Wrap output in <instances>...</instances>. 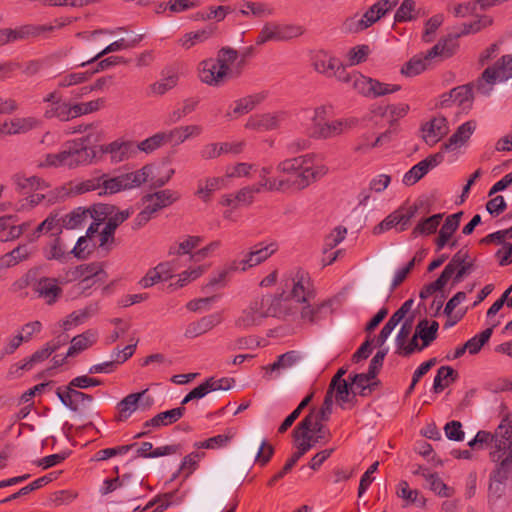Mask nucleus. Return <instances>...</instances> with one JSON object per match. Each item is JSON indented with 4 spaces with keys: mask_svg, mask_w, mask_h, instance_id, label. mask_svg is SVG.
<instances>
[{
    "mask_svg": "<svg viewBox=\"0 0 512 512\" xmlns=\"http://www.w3.org/2000/svg\"><path fill=\"white\" fill-rule=\"evenodd\" d=\"M308 274L297 271L294 276L285 281L283 291L279 295H265L254 299L236 320V326L248 329L260 325L267 317H280L282 302L295 300L306 303L314 297Z\"/></svg>",
    "mask_w": 512,
    "mask_h": 512,
    "instance_id": "f257e3e1",
    "label": "nucleus"
},
{
    "mask_svg": "<svg viewBox=\"0 0 512 512\" xmlns=\"http://www.w3.org/2000/svg\"><path fill=\"white\" fill-rule=\"evenodd\" d=\"M276 172L282 176L269 178L271 167H262L260 182H265V180L295 181L297 188L289 187L272 192H300L322 179L328 173V168L320 161L316 153H306L280 161L276 165Z\"/></svg>",
    "mask_w": 512,
    "mask_h": 512,
    "instance_id": "f03ea898",
    "label": "nucleus"
},
{
    "mask_svg": "<svg viewBox=\"0 0 512 512\" xmlns=\"http://www.w3.org/2000/svg\"><path fill=\"white\" fill-rule=\"evenodd\" d=\"M150 172L151 167L144 166L137 171L120 174L115 177H110L105 173L96 174L82 181V186L84 193L97 191L100 196L112 195L120 191L139 187L147 181Z\"/></svg>",
    "mask_w": 512,
    "mask_h": 512,
    "instance_id": "7ed1b4c3",
    "label": "nucleus"
},
{
    "mask_svg": "<svg viewBox=\"0 0 512 512\" xmlns=\"http://www.w3.org/2000/svg\"><path fill=\"white\" fill-rule=\"evenodd\" d=\"M331 77H335L342 83H351L352 87L365 97L376 98L400 90V86L396 84L382 83L359 72L348 73L340 60L331 72Z\"/></svg>",
    "mask_w": 512,
    "mask_h": 512,
    "instance_id": "20e7f679",
    "label": "nucleus"
},
{
    "mask_svg": "<svg viewBox=\"0 0 512 512\" xmlns=\"http://www.w3.org/2000/svg\"><path fill=\"white\" fill-rule=\"evenodd\" d=\"M510 78H512V54H506L482 72L475 81L476 91L488 96L497 82H504Z\"/></svg>",
    "mask_w": 512,
    "mask_h": 512,
    "instance_id": "39448f33",
    "label": "nucleus"
},
{
    "mask_svg": "<svg viewBox=\"0 0 512 512\" xmlns=\"http://www.w3.org/2000/svg\"><path fill=\"white\" fill-rule=\"evenodd\" d=\"M355 398L356 391L348 382L337 385L332 391L331 386H328L319 416H328L349 410L355 405Z\"/></svg>",
    "mask_w": 512,
    "mask_h": 512,
    "instance_id": "423d86ee",
    "label": "nucleus"
},
{
    "mask_svg": "<svg viewBox=\"0 0 512 512\" xmlns=\"http://www.w3.org/2000/svg\"><path fill=\"white\" fill-rule=\"evenodd\" d=\"M64 167L75 169L92 162L96 153L93 148L86 145L85 139H78L69 142L62 150Z\"/></svg>",
    "mask_w": 512,
    "mask_h": 512,
    "instance_id": "0eeeda50",
    "label": "nucleus"
},
{
    "mask_svg": "<svg viewBox=\"0 0 512 512\" xmlns=\"http://www.w3.org/2000/svg\"><path fill=\"white\" fill-rule=\"evenodd\" d=\"M324 418H304L293 430V436L298 443L310 445V449L320 440L325 439L328 430L323 425Z\"/></svg>",
    "mask_w": 512,
    "mask_h": 512,
    "instance_id": "6e6552de",
    "label": "nucleus"
},
{
    "mask_svg": "<svg viewBox=\"0 0 512 512\" xmlns=\"http://www.w3.org/2000/svg\"><path fill=\"white\" fill-rule=\"evenodd\" d=\"M56 394L61 402L75 413L80 415L99 413L95 409L94 398L91 395L71 388H57Z\"/></svg>",
    "mask_w": 512,
    "mask_h": 512,
    "instance_id": "1a4fd4ad",
    "label": "nucleus"
},
{
    "mask_svg": "<svg viewBox=\"0 0 512 512\" xmlns=\"http://www.w3.org/2000/svg\"><path fill=\"white\" fill-rule=\"evenodd\" d=\"M452 52L447 49V41H439L436 45H434L424 56H415L411 58L401 69V73L412 77L419 75L424 70L427 69L429 62L436 58L442 57L447 58L450 57Z\"/></svg>",
    "mask_w": 512,
    "mask_h": 512,
    "instance_id": "9d476101",
    "label": "nucleus"
},
{
    "mask_svg": "<svg viewBox=\"0 0 512 512\" xmlns=\"http://www.w3.org/2000/svg\"><path fill=\"white\" fill-rule=\"evenodd\" d=\"M304 30L297 25H280L267 23L261 29L257 39V45H263L268 41H287L303 34Z\"/></svg>",
    "mask_w": 512,
    "mask_h": 512,
    "instance_id": "9b49d317",
    "label": "nucleus"
},
{
    "mask_svg": "<svg viewBox=\"0 0 512 512\" xmlns=\"http://www.w3.org/2000/svg\"><path fill=\"white\" fill-rule=\"evenodd\" d=\"M155 404V398L146 388L140 392L130 393L117 404V410L121 414H133L135 412L147 413Z\"/></svg>",
    "mask_w": 512,
    "mask_h": 512,
    "instance_id": "f8f14e48",
    "label": "nucleus"
},
{
    "mask_svg": "<svg viewBox=\"0 0 512 512\" xmlns=\"http://www.w3.org/2000/svg\"><path fill=\"white\" fill-rule=\"evenodd\" d=\"M234 383L235 380L233 378L223 377L216 379L214 377H210L206 379L205 382L192 389L184 397L182 404H190V407H197L200 403V400L208 393L218 390H228L233 386Z\"/></svg>",
    "mask_w": 512,
    "mask_h": 512,
    "instance_id": "ddd939ff",
    "label": "nucleus"
},
{
    "mask_svg": "<svg viewBox=\"0 0 512 512\" xmlns=\"http://www.w3.org/2000/svg\"><path fill=\"white\" fill-rule=\"evenodd\" d=\"M289 118V112L277 110L262 114H255L248 118L245 128L258 132L279 129Z\"/></svg>",
    "mask_w": 512,
    "mask_h": 512,
    "instance_id": "4468645a",
    "label": "nucleus"
},
{
    "mask_svg": "<svg viewBox=\"0 0 512 512\" xmlns=\"http://www.w3.org/2000/svg\"><path fill=\"white\" fill-rule=\"evenodd\" d=\"M289 187L297 188V185H295L293 181L265 180V182L243 187L236 193V199L238 203L250 205L254 200V195L260 193L262 190L272 192L273 190H281Z\"/></svg>",
    "mask_w": 512,
    "mask_h": 512,
    "instance_id": "2eb2a0df",
    "label": "nucleus"
},
{
    "mask_svg": "<svg viewBox=\"0 0 512 512\" xmlns=\"http://www.w3.org/2000/svg\"><path fill=\"white\" fill-rule=\"evenodd\" d=\"M239 52L232 47H222L215 58L216 62L224 71L227 79L237 78L243 71V60L240 58Z\"/></svg>",
    "mask_w": 512,
    "mask_h": 512,
    "instance_id": "dca6fc26",
    "label": "nucleus"
},
{
    "mask_svg": "<svg viewBox=\"0 0 512 512\" xmlns=\"http://www.w3.org/2000/svg\"><path fill=\"white\" fill-rule=\"evenodd\" d=\"M53 26H36V25H23L15 29L4 28L0 29V45H6L12 42L27 40L39 36L42 32L52 31Z\"/></svg>",
    "mask_w": 512,
    "mask_h": 512,
    "instance_id": "f3484780",
    "label": "nucleus"
},
{
    "mask_svg": "<svg viewBox=\"0 0 512 512\" xmlns=\"http://www.w3.org/2000/svg\"><path fill=\"white\" fill-rule=\"evenodd\" d=\"M443 160L444 154L442 152L429 155L405 173L403 177V183L406 186L414 185L420 179H422L429 172V170L438 166Z\"/></svg>",
    "mask_w": 512,
    "mask_h": 512,
    "instance_id": "a211bd4d",
    "label": "nucleus"
},
{
    "mask_svg": "<svg viewBox=\"0 0 512 512\" xmlns=\"http://www.w3.org/2000/svg\"><path fill=\"white\" fill-rule=\"evenodd\" d=\"M489 459L494 464L490 475L500 479H512V448L510 450L492 449Z\"/></svg>",
    "mask_w": 512,
    "mask_h": 512,
    "instance_id": "6ab92c4d",
    "label": "nucleus"
},
{
    "mask_svg": "<svg viewBox=\"0 0 512 512\" xmlns=\"http://www.w3.org/2000/svg\"><path fill=\"white\" fill-rule=\"evenodd\" d=\"M59 283L60 281L56 278L41 277L33 283L32 289L46 304L53 305L63 293Z\"/></svg>",
    "mask_w": 512,
    "mask_h": 512,
    "instance_id": "aec40b11",
    "label": "nucleus"
},
{
    "mask_svg": "<svg viewBox=\"0 0 512 512\" xmlns=\"http://www.w3.org/2000/svg\"><path fill=\"white\" fill-rule=\"evenodd\" d=\"M198 75L201 82L212 87H220L228 80L220 65L212 58L199 63Z\"/></svg>",
    "mask_w": 512,
    "mask_h": 512,
    "instance_id": "412c9836",
    "label": "nucleus"
},
{
    "mask_svg": "<svg viewBox=\"0 0 512 512\" xmlns=\"http://www.w3.org/2000/svg\"><path fill=\"white\" fill-rule=\"evenodd\" d=\"M449 132L447 119L438 115L422 125L423 140L429 146L438 143Z\"/></svg>",
    "mask_w": 512,
    "mask_h": 512,
    "instance_id": "4be33fe9",
    "label": "nucleus"
},
{
    "mask_svg": "<svg viewBox=\"0 0 512 512\" xmlns=\"http://www.w3.org/2000/svg\"><path fill=\"white\" fill-rule=\"evenodd\" d=\"M12 182L16 191L22 195H29L33 192L43 191L50 188V184L41 177L27 176L23 173L13 175Z\"/></svg>",
    "mask_w": 512,
    "mask_h": 512,
    "instance_id": "5701e85b",
    "label": "nucleus"
},
{
    "mask_svg": "<svg viewBox=\"0 0 512 512\" xmlns=\"http://www.w3.org/2000/svg\"><path fill=\"white\" fill-rule=\"evenodd\" d=\"M265 92L255 93L247 95L236 101L226 112V117L229 119H235L252 111L257 105L262 103L266 98Z\"/></svg>",
    "mask_w": 512,
    "mask_h": 512,
    "instance_id": "b1692460",
    "label": "nucleus"
},
{
    "mask_svg": "<svg viewBox=\"0 0 512 512\" xmlns=\"http://www.w3.org/2000/svg\"><path fill=\"white\" fill-rule=\"evenodd\" d=\"M40 121L35 117H15L0 125L1 136L27 133L39 127Z\"/></svg>",
    "mask_w": 512,
    "mask_h": 512,
    "instance_id": "393cba45",
    "label": "nucleus"
},
{
    "mask_svg": "<svg viewBox=\"0 0 512 512\" xmlns=\"http://www.w3.org/2000/svg\"><path fill=\"white\" fill-rule=\"evenodd\" d=\"M84 194L82 181L81 182H68L64 185L58 186L54 189L48 190L45 195V202L47 205H53L64 201L65 199Z\"/></svg>",
    "mask_w": 512,
    "mask_h": 512,
    "instance_id": "a878e982",
    "label": "nucleus"
},
{
    "mask_svg": "<svg viewBox=\"0 0 512 512\" xmlns=\"http://www.w3.org/2000/svg\"><path fill=\"white\" fill-rule=\"evenodd\" d=\"M101 151L110 155V161L112 163H120L128 160L134 153H136V147L131 141L116 140L101 146Z\"/></svg>",
    "mask_w": 512,
    "mask_h": 512,
    "instance_id": "bb28decb",
    "label": "nucleus"
},
{
    "mask_svg": "<svg viewBox=\"0 0 512 512\" xmlns=\"http://www.w3.org/2000/svg\"><path fill=\"white\" fill-rule=\"evenodd\" d=\"M245 447L249 450L258 448L256 458L261 465H265L271 459L274 448L269 445L260 432H254L245 439Z\"/></svg>",
    "mask_w": 512,
    "mask_h": 512,
    "instance_id": "cd10ccee",
    "label": "nucleus"
},
{
    "mask_svg": "<svg viewBox=\"0 0 512 512\" xmlns=\"http://www.w3.org/2000/svg\"><path fill=\"white\" fill-rule=\"evenodd\" d=\"M383 15V11H380L378 6L372 5L360 19L350 18L344 22V28L347 32H360L375 22H377Z\"/></svg>",
    "mask_w": 512,
    "mask_h": 512,
    "instance_id": "c85d7f7f",
    "label": "nucleus"
},
{
    "mask_svg": "<svg viewBox=\"0 0 512 512\" xmlns=\"http://www.w3.org/2000/svg\"><path fill=\"white\" fill-rule=\"evenodd\" d=\"M413 305V300L409 299L405 301L401 307L393 313V315L389 318L386 324L381 329L380 333L376 338V346L382 347L386 342L387 338L390 336L394 328L404 319L406 314L411 310Z\"/></svg>",
    "mask_w": 512,
    "mask_h": 512,
    "instance_id": "c756f323",
    "label": "nucleus"
},
{
    "mask_svg": "<svg viewBox=\"0 0 512 512\" xmlns=\"http://www.w3.org/2000/svg\"><path fill=\"white\" fill-rule=\"evenodd\" d=\"M180 198L178 192L165 189L143 197V203L147 205L154 213L165 208Z\"/></svg>",
    "mask_w": 512,
    "mask_h": 512,
    "instance_id": "7c9ffc66",
    "label": "nucleus"
},
{
    "mask_svg": "<svg viewBox=\"0 0 512 512\" xmlns=\"http://www.w3.org/2000/svg\"><path fill=\"white\" fill-rule=\"evenodd\" d=\"M221 321L222 318L218 313L204 316L190 323L185 329L184 336L188 339L196 338L212 330L215 326L219 325Z\"/></svg>",
    "mask_w": 512,
    "mask_h": 512,
    "instance_id": "2f4dec72",
    "label": "nucleus"
},
{
    "mask_svg": "<svg viewBox=\"0 0 512 512\" xmlns=\"http://www.w3.org/2000/svg\"><path fill=\"white\" fill-rule=\"evenodd\" d=\"M476 89L475 82L453 88L448 94L442 95L441 105L448 107L456 104L461 107L470 103L473 97L472 89Z\"/></svg>",
    "mask_w": 512,
    "mask_h": 512,
    "instance_id": "473e14b6",
    "label": "nucleus"
},
{
    "mask_svg": "<svg viewBox=\"0 0 512 512\" xmlns=\"http://www.w3.org/2000/svg\"><path fill=\"white\" fill-rule=\"evenodd\" d=\"M328 108L325 106H319L314 109L311 123L306 128V134L310 138L314 139H325V130L329 123L327 120Z\"/></svg>",
    "mask_w": 512,
    "mask_h": 512,
    "instance_id": "72a5a7b5",
    "label": "nucleus"
},
{
    "mask_svg": "<svg viewBox=\"0 0 512 512\" xmlns=\"http://www.w3.org/2000/svg\"><path fill=\"white\" fill-rule=\"evenodd\" d=\"M462 216L463 212L460 211L449 215L445 219L444 224L440 228L438 237L435 240L437 251L442 250L448 244L449 240L458 229Z\"/></svg>",
    "mask_w": 512,
    "mask_h": 512,
    "instance_id": "f704fd0d",
    "label": "nucleus"
},
{
    "mask_svg": "<svg viewBox=\"0 0 512 512\" xmlns=\"http://www.w3.org/2000/svg\"><path fill=\"white\" fill-rule=\"evenodd\" d=\"M476 129V122L471 120L460 125L455 133L445 142L441 149L445 151H453L462 146L474 133Z\"/></svg>",
    "mask_w": 512,
    "mask_h": 512,
    "instance_id": "c9c22d12",
    "label": "nucleus"
},
{
    "mask_svg": "<svg viewBox=\"0 0 512 512\" xmlns=\"http://www.w3.org/2000/svg\"><path fill=\"white\" fill-rule=\"evenodd\" d=\"M492 435L494 440L492 449L510 450L512 448V419L503 418Z\"/></svg>",
    "mask_w": 512,
    "mask_h": 512,
    "instance_id": "e433bc0d",
    "label": "nucleus"
},
{
    "mask_svg": "<svg viewBox=\"0 0 512 512\" xmlns=\"http://www.w3.org/2000/svg\"><path fill=\"white\" fill-rule=\"evenodd\" d=\"M44 117L46 119L56 118L62 122L70 121L76 118L75 104L61 100L60 102L47 105L44 111Z\"/></svg>",
    "mask_w": 512,
    "mask_h": 512,
    "instance_id": "4c0bfd02",
    "label": "nucleus"
},
{
    "mask_svg": "<svg viewBox=\"0 0 512 512\" xmlns=\"http://www.w3.org/2000/svg\"><path fill=\"white\" fill-rule=\"evenodd\" d=\"M163 133L166 143L180 145L189 138L198 137L202 133V127L199 125L179 126Z\"/></svg>",
    "mask_w": 512,
    "mask_h": 512,
    "instance_id": "58836bf2",
    "label": "nucleus"
},
{
    "mask_svg": "<svg viewBox=\"0 0 512 512\" xmlns=\"http://www.w3.org/2000/svg\"><path fill=\"white\" fill-rule=\"evenodd\" d=\"M53 353V348L45 346L34 352L29 358L11 366L9 374L19 376V371L31 370L34 365L43 362Z\"/></svg>",
    "mask_w": 512,
    "mask_h": 512,
    "instance_id": "ea45409f",
    "label": "nucleus"
},
{
    "mask_svg": "<svg viewBox=\"0 0 512 512\" xmlns=\"http://www.w3.org/2000/svg\"><path fill=\"white\" fill-rule=\"evenodd\" d=\"M300 360V353L294 350L281 354L274 363L264 367L266 376L274 372L280 374L281 372L287 371L297 365Z\"/></svg>",
    "mask_w": 512,
    "mask_h": 512,
    "instance_id": "a19ab883",
    "label": "nucleus"
},
{
    "mask_svg": "<svg viewBox=\"0 0 512 512\" xmlns=\"http://www.w3.org/2000/svg\"><path fill=\"white\" fill-rule=\"evenodd\" d=\"M143 481L139 477H134L131 474H124L121 478L107 479L104 481L102 494L113 492L118 487L126 490L138 489L142 486Z\"/></svg>",
    "mask_w": 512,
    "mask_h": 512,
    "instance_id": "79ce46f5",
    "label": "nucleus"
},
{
    "mask_svg": "<svg viewBox=\"0 0 512 512\" xmlns=\"http://www.w3.org/2000/svg\"><path fill=\"white\" fill-rule=\"evenodd\" d=\"M49 232H56L60 234L62 232L61 221L58 219V215L51 213L44 219L35 230L30 233L28 237L29 242H34L39 239L42 235L47 234Z\"/></svg>",
    "mask_w": 512,
    "mask_h": 512,
    "instance_id": "37998d69",
    "label": "nucleus"
},
{
    "mask_svg": "<svg viewBox=\"0 0 512 512\" xmlns=\"http://www.w3.org/2000/svg\"><path fill=\"white\" fill-rule=\"evenodd\" d=\"M217 27L210 24L203 29L186 33L180 40V44L185 49H190L196 44L203 43L213 37L216 33Z\"/></svg>",
    "mask_w": 512,
    "mask_h": 512,
    "instance_id": "c03bdc74",
    "label": "nucleus"
},
{
    "mask_svg": "<svg viewBox=\"0 0 512 512\" xmlns=\"http://www.w3.org/2000/svg\"><path fill=\"white\" fill-rule=\"evenodd\" d=\"M97 339V333L93 330L77 335L71 339V345L66 353V357H73L80 352L92 346Z\"/></svg>",
    "mask_w": 512,
    "mask_h": 512,
    "instance_id": "a18cd8bd",
    "label": "nucleus"
},
{
    "mask_svg": "<svg viewBox=\"0 0 512 512\" xmlns=\"http://www.w3.org/2000/svg\"><path fill=\"white\" fill-rule=\"evenodd\" d=\"M32 252L27 245H18L12 251L0 257V266L3 268H10L17 264L26 261L30 258Z\"/></svg>",
    "mask_w": 512,
    "mask_h": 512,
    "instance_id": "49530a36",
    "label": "nucleus"
},
{
    "mask_svg": "<svg viewBox=\"0 0 512 512\" xmlns=\"http://www.w3.org/2000/svg\"><path fill=\"white\" fill-rule=\"evenodd\" d=\"M93 217V212L90 209L78 207L62 218L61 226L66 229H76Z\"/></svg>",
    "mask_w": 512,
    "mask_h": 512,
    "instance_id": "de8ad7c7",
    "label": "nucleus"
},
{
    "mask_svg": "<svg viewBox=\"0 0 512 512\" xmlns=\"http://www.w3.org/2000/svg\"><path fill=\"white\" fill-rule=\"evenodd\" d=\"M438 328L437 321L429 323L427 319H423L417 324L415 333L422 340L420 349L429 346L436 339Z\"/></svg>",
    "mask_w": 512,
    "mask_h": 512,
    "instance_id": "09e8293b",
    "label": "nucleus"
},
{
    "mask_svg": "<svg viewBox=\"0 0 512 512\" xmlns=\"http://www.w3.org/2000/svg\"><path fill=\"white\" fill-rule=\"evenodd\" d=\"M130 213L128 210L117 212L108 218V221L100 234V246L105 245L110 239L113 238L114 232L117 227L123 223Z\"/></svg>",
    "mask_w": 512,
    "mask_h": 512,
    "instance_id": "8fccbe9b",
    "label": "nucleus"
},
{
    "mask_svg": "<svg viewBox=\"0 0 512 512\" xmlns=\"http://www.w3.org/2000/svg\"><path fill=\"white\" fill-rule=\"evenodd\" d=\"M142 37H143L142 35H139L137 38H135L129 42L126 41L124 38L114 41L111 44H109L108 46H106L101 52L96 54L93 58H91L90 60H88L86 62L81 63L80 66L84 67V66L100 59L101 57H103L106 54L133 48L138 42H140L142 40Z\"/></svg>",
    "mask_w": 512,
    "mask_h": 512,
    "instance_id": "3c124183",
    "label": "nucleus"
},
{
    "mask_svg": "<svg viewBox=\"0 0 512 512\" xmlns=\"http://www.w3.org/2000/svg\"><path fill=\"white\" fill-rule=\"evenodd\" d=\"M374 379L375 377H370L368 372L355 374L353 377L349 376L350 386L356 391V395L361 396H368L372 392L376 385L375 382H372Z\"/></svg>",
    "mask_w": 512,
    "mask_h": 512,
    "instance_id": "603ef678",
    "label": "nucleus"
},
{
    "mask_svg": "<svg viewBox=\"0 0 512 512\" xmlns=\"http://www.w3.org/2000/svg\"><path fill=\"white\" fill-rule=\"evenodd\" d=\"M224 183V179L221 177H212L198 182V189L196 195L203 201L209 202L212 194L219 190Z\"/></svg>",
    "mask_w": 512,
    "mask_h": 512,
    "instance_id": "864d4df0",
    "label": "nucleus"
},
{
    "mask_svg": "<svg viewBox=\"0 0 512 512\" xmlns=\"http://www.w3.org/2000/svg\"><path fill=\"white\" fill-rule=\"evenodd\" d=\"M310 450V445L306 443H298L297 444V451L291 456V458L286 462L284 467L275 474L268 482L269 486H272L276 481L283 478L288 472L291 471V469L294 467V465L298 462V460Z\"/></svg>",
    "mask_w": 512,
    "mask_h": 512,
    "instance_id": "5fc2aeb1",
    "label": "nucleus"
},
{
    "mask_svg": "<svg viewBox=\"0 0 512 512\" xmlns=\"http://www.w3.org/2000/svg\"><path fill=\"white\" fill-rule=\"evenodd\" d=\"M457 372L450 366H441L434 378L433 389L436 393L443 391L456 380Z\"/></svg>",
    "mask_w": 512,
    "mask_h": 512,
    "instance_id": "6e6d98bb",
    "label": "nucleus"
},
{
    "mask_svg": "<svg viewBox=\"0 0 512 512\" xmlns=\"http://www.w3.org/2000/svg\"><path fill=\"white\" fill-rule=\"evenodd\" d=\"M443 218L442 213L434 214L428 218L421 220L413 229L412 236L431 235L437 231L438 226Z\"/></svg>",
    "mask_w": 512,
    "mask_h": 512,
    "instance_id": "4d7b16f0",
    "label": "nucleus"
},
{
    "mask_svg": "<svg viewBox=\"0 0 512 512\" xmlns=\"http://www.w3.org/2000/svg\"><path fill=\"white\" fill-rule=\"evenodd\" d=\"M338 62V58L321 51L315 56L314 68L317 72L331 77V72L334 70L335 66L338 65Z\"/></svg>",
    "mask_w": 512,
    "mask_h": 512,
    "instance_id": "13d9d810",
    "label": "nucleus"
},
{
    "mask_svg": "<svg viewBox=\"0 0 512 512\" xmlns=\"http://www.w3.org/2000/svg\"><path fill=\"white\" fill-rule=\"evenodd\" d=\"M237 434L235 428H229L224 434H219L202 441L198 447L205 449H216L225 447Z\"/></svg>",
    "mask_w": 512,
    "mask_h": 512,
    "instance_id": "bf43d9fd",
    "label": "nucleus"
},
{
    "mask_svg": "<svg viewBox=\"0 0 512 512\" xmlns=\"http://www.w3.org/2000/svg\"><path fill=\"white\" fill-rule=\"evenodd\" d=\"M50 481H52V477H50L48 475L42 476V477L34 480L33 482H31L27 486L21 488L16 493L8 496L7 498H5L3 500H0V504L7 503V502H10L12 500L18 499L21 496H25V495H27V494H29V493H31V492H33V491L43 487V486H45Z\"/></svg>",
    "mask_w": 512,
    "mask_h": 512,
    "instance_id": "052dcab7",
    "label": "nucleus"
},
{
    "mask_svg": "<svg viewBox=\"0 0 512 512\" xmlns=\"http://www.w3.org/2000/svg\"><path fill=\"white\" fill-rule=\"evenodd\" d=\"M470 259L468 250L460 249L457 253L453 255L450 262L445 266L442 271V274L450 280L456 269L461 265L467 263Z\"/></svg>",
    "mask_w": 512,
    "mask_h": 512,
    "instance_id": "680f3d73",
    "label": "nucleus"
},
{
    "mask_svg": "<svg viewBox=\"0 0 512 512\" xmlns=\"http://www.w3.org/2000/svg\"><path fill=\"white\" fill-rule=\"evenodd\" d=\"M354 125L353 120L349 119H337L329 121L325 130V139L337 137Z\"/></svg>",
    "mask_w": 512,
    "mask_h": 512,
    "instance_id": "e2e57ef3",
    "label": "nucleus"
},
{
    "mask_svg": "<svg viewBox=\"0 0 512 512\" xmlns=\"http://www.w3.org/2000/svg\"><path fill=\"white\" fill-rule=\"evenodd\" d=\"M492 332L493 327H490L469 339L465 343V348H467V351L472 355L477 354L484 346V344L488 342L492 335Z\"/></svg>",
    "mask_w": 512,
    "mask_h": 512,
    "instance_id": "0e129e2a",
    "label": "nucleus"
},
{
    "mask_svg": "<svg viewBox=\"0 0 512 512\" xmlns=\"http://www.w3.org/2000/svg\"><path fill=\"white\" fill-rule=\"evenodd\" d=\"M328 308L329 304L326 302H322L320 304H308L302 308L301 318L310 323L316 322L322 317L323 311L328 310Z\"/></svg>",
    "mask_w": 512,
    "mask_h": 512,
    "instance_id": "69168bd1",
    "label": "nucleus"
},
{
    "mask_svg": "<svg viewBox=\"0 0 512 512\" xmlns=\"http://www.w3.org/2000/svg\"><path fill=\"white\" fill-rule=\"evenodd\" d=\"M507 479H500L496 476L489 475L488 500L489 502L498 501L505 493V485Z\"/></svg>",
    "mask_w": 512,
    "mask_h": 512,
    "instance_id": "338daca9",
    "label": "nucleus"
},
{
    "mask_svg": "<svg viewBox=\"0 0 512 512\" xmlns=\"http://www.w3.org/2000/svg\"><path fill=\"white\" fill-rule=\"evenodd\" d=\"M203 241L201 236H187L180 241L176 247L170 248V253L177 255L189 254L194 248L200 245Z\"/></svg>",
    "mask_w": 512,
    "mask_h": 512,
    "instance_id": "774afa93",
    "label": "nucleus"
}]
</instances>
